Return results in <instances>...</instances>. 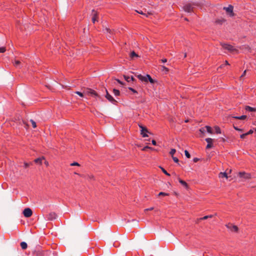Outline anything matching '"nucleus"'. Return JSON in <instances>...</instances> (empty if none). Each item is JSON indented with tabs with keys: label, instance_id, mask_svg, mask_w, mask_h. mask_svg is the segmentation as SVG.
<instances>
[{
	"label": "nucleus",
	"instance_id": "obj_4",
	"mask_svg": "<svg viewBox=\"0 0 256 256\" xmlns=\"http://www.w3.org/2000/svg\"><path fill=\"white\" fill-rule=\"evenodd\" d=\"M84 94H87V95H90L92 96H94V97H98V94H97V92L92 90V89H90V88H87L84 92Z\"/></svg>",
	"mask_w": 256,
	"mask_h": 256
},
{
	"label": "nucleus",
	"instance_id": "obj_61",
	"mask_svg": "<svg viewBox=\"0 0 256 256\" xmlns=\"http://www.w3.org/2000/svg\"><path fill=\"white\" fill-rule=\"evenodd\" d=\"M255 130L256 131V128Z\"/></svg>",
	"mask_w": 256,
	"mask_h": 256
},
{
	"label": "nucleus",
	"instance_id": "obj_23",
	"mask_svg": "<svg viewBox=\"0 0 256 256\" xmlns=\"http://www.w3.org/2000/svg\"><path fill=\"white\" fill-rule=\"evenodd\" d=\"M148 77V82L149 81L151 84H154L155 82H156V80H154L150 75L147 74Z\"/></svg>",
	"mask_w": 256,
	"mask_h": 256
},
{
	"label": "nucleus",
	"instance_id": "obj_5",
	"mask_svg": "<svg viewBox=\"0 0 256 256\" xmlns=\"http://www.w3.org/2000/svg\"><path fill=\"white\" fill-rule=\"evenodd\" d=\"M138 126L141 129L140 134H142V136L144 138L148 137V135L147 134V133H149V132L147 128L145 126H142V124H138Z\"/></svg>",
	"mask_w": 256,
	"mask_h": 256
},
{
	"label": "nucleus",
	"instance_id": "obj_43",
	"mask_svg": "<svg viewBox=\"0 0 256 256\" xmlns=\"http://www.w3.org/2000/svg\"><path fill=\"white\" fill-rule=\"evenodd\" d=\"M234 128L236 130L240 131V132H242V129L239 128H238L237 126H234Z\"/></svg>",
	"mask_w": 256,
	"mask_h": 256
},
{
	"label": "nucleus",
	"instance_id": "obj_35",
	"mask_svg": "<svg viewBox=\"0 0 256 256\" xmlns=\"http://www.w3.org/2000/svg\"><path fill=\"white\" fill-rule=\"evenodd\" d=\"M158 196H168V194L166 193V192H160L158 194Z\"/></svg>",
	"mask_w": 256,
	"mask_h": 256
},
{
	"label": "nucleus",
	"instance_id": "obj_38",
	"mask_svg": "<svg viewBox=\"0 0 256 256\" xmlns=\"http://www.w3.org/2000/svg\"><path fill=\"white\" fill-rule=\"evenodd\" d=\"M71 166H80V164L77 162H74L70 164Z\"/></svg>",
	"mask_w": 256,
	"mask_h": 256
},
{
	"label": "nucleus",
	"instance_id": "obj_60",
	"mask_svg": "<svg viewBox=\"0 0 256 256\" xmlns=\"http://www.w3.org/2000/svg\"><path fill=\"white\" fill-rule=\"evenodd\" d=\"M185 20H188L186 18H185Z\"/></svg>",
	"mask_w": 256,
	"mask_h": 256
},
{
	"label": "nucleus",
	"instance_id": "obj_7",
	"mask_svg": "<svg viewBox=\"0 0 256 256\" xmlns=\"http://www.w3.org/2000/svg\"><path fill=\"white\" fill-rule=\"evenodd\" d=\"M238 175L240 178H244L246 180L252 178V174L250 173H246L244 172H239Z\"/></svg>",
	"mask_w": 256,
	"mask_h": 256
},
{
	"label": "nucleus",
	"instance_id": "obj_22",
	"mask_svg": "<svg viewBox=\"0 0 256 256\" xmlns=\"http://www.w3.org/2000/svg\"><path fill=\"white\" fill-rule=\"evenodd\" d=\"M20 246L22 250H26L28 247V245L26 242H22L20 243Z\"/></svg>",
	"mask_w": 256,
	"mask_h": 256
},
{
	"label": "nucleus",
	"instance_id": "obj_45",
	"mask_svg": "<svg viewBox=\"0 0 256 256\" xmlns=\"http://www.w3.org/2000/svg\"><path fill=\"white\" fill-rule=\"evenodd\" d=\"M254 131L252 130H250L248 132H246L247 136L248 134H251L253 133Z\"/></svg>",
	"mask_w": 256,
	"mask_h": 256
},
{
	"label": "nucleus",
	"instance_id": "obj_17",
	"mask_svg": "<svg viewBox=\"0 0 256 256\" xmlns=\"http://www.w3.org/2000/svg\"><path fill=\"white\" fill-rule=\"evenodd\" d=\"M43 160H44V156H42V158H39L35 159L34 160V162L36 164H42V161Z\"/></svg>",
	"mask_w": 256,
	"mask_h": 256
},
{
	"label": "nucleus",
	"instance_id": "obj_11",
	"mask_svg": "<svg viewBox=\"0 0 256 256\" xmlns=\"http://www.w3.org/2000/svg\"><path fill=\"white\" fill-rule=\"evenodd\" d=\"M233 8H234L232 5H229L227 8H224V9L226 10L227 13L228 14L231 16H234V13L233 12Z\"/></svg>",
	"mask_w": 256,
	"mask_h": 256
},
{
	"label": "nucleus",
	"instance_id": "obj_3",
	"mask_svg": "<svg viewBox=\"0 0 256 256\" xmlns=\"http://www.w3.org/2000/svg\"><path fill=\"white\" fill-rule=\"evenodd\" d=\"M194 4L190 3L186 4L183 7L184 10L187 12H194Z\"/></svg>",
	"mask_w": 256,
	"mask_h": 256
},
{
	"label": "nucleus",
	"instance_id": "obj_9",
	"mask_svg": "<svg viewBox=\"0 0 256 256\" xmlns=\"http://www.w3.org/2000/svg\"><path fill=\"white\" fill-rule=\"evenodd\" d=\"M106 98L110 102H111L112 104H116L118 102L113 98V97L108 94L107 90H106Z\"/></svg>",
	"mask_w": 256,
	"mask_h": 256
},
{
	"label": "nucleus",
	"instance_id": "obj_10",
	"mask_svg": "<svg viewBox=\"0 0 256 256\" xmlns=\"http://www.w3.org/2000/svg\"><path fill=\"white\" fill-rule=\"evenodd\" d=\"M57 215L54 212H51L46 216V218L48 220H52L56 218Z\"/></svg>",
	"mask_w": 256,
	"mask_h": 256
},
{
	"label": "nucleus",
	"instance_id": "obj_41",
	"mask_svg": "<svg viewBox=\"0 0 256 256\" xmlns=\"http://www.w3.org/2000/svg\"><path fill=\"white\" fill-rule=\"evenodd\" d=\"M162 67V68L163 70H165L166 72H168L169 71V69L168 68L166 67L165 66H163Z\"/></svg>",
	"mask_w": 256,
	"mask_h": 256
},
{
	"label": "nucleus",
	"instance_id": "obj_1",
	"mask_svg": "<svg viewBox=\"0 0 256 256\" xmlns=\"http://www.w3.org/2000/svg\"><path fill=\"white\" fill-rule=\"evenodd\" d=\"M222 47L231 52H238V50L234 48L232 45L228 44H221Z\"/></svg>",
	"mask_w": 256,
	"mask_h": 256
},
{
	"label": "nucleus",
	"instance_id": "obj_27",
	"mask_svg": "<svg viewBox=\"0 0 256 256\" xmlns=\"http://www.w3.org/2000/svg\"><path fill=\"white\" fill-rule=\"evenodd\" d=\"M113 93L116 96H118L120 94V92L119 90L116 89H114L113 90Z\"/></svg>",
	"mask_w": 256,
	"mask_h": 256
},
{
	"label": "nucleus",
	"instance_id": "obj_56",
	"mask_svg": "<svg viewBox=\"0 0 256 256\" xmlns=\"http://www.w3.org/2000/svg\"><path fill=\"white\" fill-rule=\"evenodd\" d=\"M116 81L120 84H122V82L119 80H116Z\"/></svg>",
	"mask_w": 256,
	"mask_h": 256
},
{
	"label": "nucleus",
	"instance_id": "obj_13",
	"mask_svg": "<svg viewBox=\"0 0 256 256\" xmlns=\"http://www.w3.org/2000/svg\"><path fill=\"white\" fill-rule=\"evenodd\" d=\"M98 13L96 11L94 10H92V22L93 23H95L96 22L98 21Z\"/></svg>",
	"mask_w": 256,
	"mask_h": 256
},
{
	"label": "nucleus",
	"instance_id": "obj_6",
	"mask_svg": "<svg viewBox=\"0 0 256 256\" xmlns=\"http://www.w3.org/2000/svg\"><path fill=\"white\" fill-rule=\"evenodd\" d=\"M226 226L232 232H237L238 230V227L234 225L231 223H228L226 224Z\"/></svg>",
	"mask_w": 256,
	"mask_h": 256
},
{
	"label": "nucleus",
	"instance_id": "obj_29",
	"mask_svg": "<svg viewBox=\"0 0 256 256\" xmlns=\"http://www.w3.org/2000/svg\"><path fill=\"white\" fill-rule=\"evenodd\" d=\"M176 150L174 148H172L170 151V154L171 155L172 157L174 156V154L176 153Z\"/></svg>",
	"mask_w": 256,
	"mask_h": 256
},
{
	"label": "nucleus",
	"instance_id": "obj_54",
	"mask_svg": "<svg viewBox=\"0 0 256 256\" xmlns=\"http://www.w3.org/2000/svg\"><path fill=\"white\" fill-rule=\"evenodd\" d=\"M224 64H222L218 68V70L220 68H222L224 66Z\"/></svg>",
	"mask_w": 256,
	"mask_h": 256
},
{
	"label": "nucleus",
	"instance_id": "obj_58",
	"mask_svg": "<svg viewBox=\"0 0 256 256\" xmlns=\"http://www.w3.org/2000/svg\"><path fill=\"white\" fill-rule=\"evenodd\" d=\"M184 58H186V53H185L184 54Z\"/></svg>",
	"mask_w": 256,
	"mask_h": 256
},
{
	"label": "nucleus",
	"instance_id": "obj_21",
	"mask_svg": "<svg viewBox=\"0 0 256 256\" xmlns=\"http://www.w3.org/2000/svg\"><path fill=\"white\" fill-rule=\"evenodd\" d=\"M232 118L237 120H244L246 118V115H242L240 116H233Z\"/></svg>",
	"mask_w": 256,
	"mask_h": 256
},
{
	"label": "nucleus",
	"instance_id": "obj_46",
	"mask_svg": "<svg viewBox=\"0 0 256 256\" xmlns=\"http://www.w3.org/2000/svg\"><path fill=\"white\" fill-rule=\"evenodd\" d=\"M136 12H138V14H144V15H145V16H147V15H146V14H145L143 13V12H142V11H140V12H139V11H138V10H136Z\"/></svg>",
	"mask_w": 256,
	"mask_h": 256
},
{
	"label": "nucleus",
	"instance_id": "obj_30",
	"mask_svg": "<svg viewBox=\"0 0 256 256\" xmlns=\"http://www.w3.org/2000/svg\"><path fill=\"white\" fill-rule=\"evenodd\" d=\"M160 168H161L162 172L165 174H166V176H170V174L169 173H168L167 172V171L164 169V168H163L162 167H160Z\"/></svg>",
	"mask_w": 256,
	"mask_h": 256
},
{
	"label": "nucleus",
	"instance_id": "obj_18",
	"mask_svg": "<svg viewBox=\"0 0 256 256\" xmlns=\"http://www.w3.org/2000/svg\"><path fill=\"white\" fill-rule=\"evenodd\" d=\"M245 110L246 111L251 112H256V109L255 108L250 107V106H246Z\"/></svg>",
	"mask_w": 256,
	"mask_h": 256
},
{
	"label": "nucleus",
	"instance_id": "obj_40",
	"mask_svg": "<svg viewBox=\"0 0 256 256\" xmlns=\"http://www.w3.org/2000/svg\"><path fill=\"white\" fill-rule=\"evenodd\" d=\"M128 89L131 90L134 94H137L138 92L136 90L132 88H128Z\"/></svg>",
	"mask_w": 256,
	"mask_h": 256
},
{
	"label": "nucleus",
	"instance_id": "obj_26",
	"mask_svg": "<svg viewBox=\"0 0 256 256\" xmlns=\"http://www.w3.org/2000/svg\"><path fill=\"white\" fill-rule=\"evenodd\" d=\"M205 128H206V131L208 132L210 134H212V128L210 126H205Z\"/></svg>",
	"mask_w": 256,
	"mask_h": 256
},
{
	"label": "nucleus",
	"instance_id": "obj_42",
	"mask_svg": "<svg viewBox=\"0 0 256 256\" xmlns=\"http://www.w3.org/2000/svg\"><path fill=\"white\" fill-rule=\"evenodd\" d=\"M247 136V134L246 133H245V134H241L240 136V138H242V139H244L245 138H246V136Z\"/></svg>",
	"mask_w": 256,
	"mask_h": 256
},
{
	"label": "nucleus",
	"instance_id": "obj_32",
	"mask_svg": "<svg viewBox=\"0 0 256 256\" xmlns=\"http://www.w3.org/2000/svg\"><path fill=\"white\" fill-rule=\"evenodd\" d=\"M32 162H24V168H27L30 166L32 165Z\"/></svg>",
	"mask_w": 256,
	"mask_h": 256
},
{
	"label": "nucleus",
	"instance_id": "obj_44",
	"mask_svg": "<svg viewBox=\"0 0 256 256\" xmlns=\"http://www.w3.org/2000/svg\"><path fill=\"white\" fill-rule=\"evenodd\" d=\"M208 218V216H204L202 218H200V220H206Z\"/></svg>",
	"mask_w": 256,
	"mask_h": 256
},
{
	"label": "nucleus",
	"instance_id": "obj_39",
	"mask_svg": "<svg viewBox=\"0 0 256 256\" xmlns=\"http://www.w3.org/2000/svg\"><path fill=\"white\" fill-rule=\"evenodd\" d=\"M172 158L175 162H176V163L178 162L179 160L177 158L173 156H172Z\"/></svg>",
	"mask_w": 256,
	"mask_h": 256
},
{
	"label": "nucleus",
	"instance_id": "obj_33",
	"mask_svg": "<svg viewBox=\"0 0 256 256\" xmlns=\"http://www.w3.org/2000/svg\"><path fill=\"white\" fill-rule=\"evenodd\" d=\"M30 122H31L32 124V126L34 128H36V122L32 120H30Z\"/></svg>",
	"mask_w": 256,
	"mask_h": 256
},
{
	"label": "nucleus",
	"instance_id": "obj_24",
	"mask_svg": "<svg viewBox=\"0 0 256 256\" xmlns=\"http://www.w3.org/2000/svg\"><path fill=\"white\" fill-rule=\"evenodd\" d=\"M130 57L132 58H133L134 57L138 58L139 57L138 55L136 54L134 51H132L130 54Z\"/></svg>",
	"mask_w": 256,
	"mask_h": 256
},
{
	"label": "nucleus",
	"instance_id": "obj_12",
	"mask_svg": "<svg viewBox=\"0 0 256 256\" xmlns=\"http://www.w3.org/2000/svg\"><path fill=\"white\" fill-rule=\"evenodd\" d=\"M206 141L207 142V145L206 146V149H210L212 148L213 146V140L211 138H206Z\"/></svg>",
	"mask_w": 256,
	"mask_h": 256
},
{
	"label": "nucleus",
	"instance_id": "obj_55",
	"mask_svg": "<svg viewBox=\"0 0 256 256\" xmlns=\"http://www.w3.org/2000/svg\"><path fill=\"white\" fill-rule=\"evenodd\" d=\"M224 65H230L228 62L227 60H226L224 62Z\"/></svg>",
	"mask_w": 256,
	"mask_h": 256
},
{
	"label": "nucleus",
	"instance_id": "obj_2",
	"mask_svg": "<svg viewBox=\"0 0 256 256\" xmlns=\"http://www.w3.org/2000/svg\"><path fill=\"white\" fill-rule=\"evenodd\" d=\"M50 252L42 250H36L34 252L35 256H50Z\"/></svg>",
	"mask_w": 256,
	"mask_h": 256
},
{
	"label": "nucleus",
	"instance_id": "obj_37",
	"mask_svg": "<svg viewBox=\"0 0 256 256\" xmlns=\"http://www.w3.org/2000/svg\"><path fill=\"white\" fill-rule=\"evenodd\" d=\"M205 128H206L204 127V128H201L200 129V133L202 134H204V132H205Z\"/></svg>",
	"mask_w": 256,
	"mask_h": 256
},
{
	"label": "nucleus",
	"instance_id": "obj_49",
	"mask_svg": "<svg viewBox=\"0 0 256 256\" xmlns=\"http://www.w3.org/2000/svg\"><path fill=\"white\" fill-rule=\"evenodd\" d=\"M199 160V158H195L193 159V161L194 162H198V161Z\"/></svg>",
	"mask_w": 256,
	"mask_h": 256
},
{
	"label": "nucleus",
	"instance_id": "obj_28",
	"mask_svg": "<svg viewBox=\"0 0 256 256\" xmlns=\"http://www.w3.org/2000/svg\"><path fill=\"white\" fill-rule=\"evenodd\" d=\"M20 64V62L18 60H15L14 62H13V64L14 65L17 67Z\"/></svg>",
	"mask_w": 256,
	"mask_h": 256
},
{
	"label": "nucleus",
	"instance_id": "obj_20",
	"mask_svg": "<svg viewBox=\"0 0 256 256\" xmlns=\"http://www.w3.org/2000/svg\"><path fill=\"white\" fill-rule=\"evenodd\" d=\"M149 149H150V150H156L154 148H152V147H150V146H144V147L142 149V151H146L147 150H149Z\"/></svg>",
	"mask_w": 256,
	"mask_h": 256
},
{
	"label": "nucleus",
	"instance_id": "obj_25",
	"mask_svg": "<svg viewBox=\"0 0 256 256\" xmlns=\"http://www.w3.org/2000/svg\"><path fill=\"white\" fill-rule=\"evenodd\" d=\"M214 130H215L216 134H221V130H220V128L219 126H215L214 127Z\"/></svg>",
	"mask_w": 256,
	"mask_h": 256
},
{
	"label": "nucleus",
	"instance_id": "obj_19",
	"mask_svg": "<svg viewBox=\"0 0 256 256\" xmlns=\"http://www.w3.org/2000/svg\"><path fill=\"white\" fill-rule=\"evenodd\" d=\"M219 177L220 178H228V174L226 172H220L219 174Z\"/></svg>",
	"mask_w": 256,
	"mask_h": 256
},
{
	"label": "nucleus",
	"instance_id": "obj_51",
	"mask_svg": "<svg viewBox=\"0 0 256 256\" xmlns=\"http://www.w3.org/2000/svg\"><path fill=\"white\" fill-rule=\"evenodd\" d=\"M161 61L162 62L164 63L167 62V60L166 58H164V59L161 60Z\"/></svg>",
	"mask_w": 256,
	"mask_h": 256
},
{
	"label": "nucleus",
	"instance_id": "obj_53",
	"mask_svg": "<svg viewBox=\"0 0 256 256\" xmlns=\"http://www.w3.org/2000/svg\"><path fill=\"white\" fill-rule=\"evenodd\" d=\"M44 164H45V165H46V166H48V161L46 160V161L44 162Z\"/></svg>",
	"mask_w": 256,
	"mask_h": 256
},
{
	"label": "nucleus",
	"instance_id": "obj_47",
	"mask_svg": "<svg viewBox=\"0 0 256 256\" xmlns=\"http://www.w3.org/2000/svg\"><path fill=\"white\" fill-rule=\"evenodd\" d=\"M154 209V208L153 207H151L150 208L145 209L144 211L146 212V211H148V210H152Z\"/></svg>",
	"mask_w": 256,
	"mask_h": 256
},
{
	"label": "nucleus",
	"instance_id": "obj_57",
	"mask_svg": "<svg viewBox=\"0 0 256 256\" xmlns=\"http://www.w3.org/2000/svg\"><path fill=\"white\" fill-rule=\"evenodd\" d=\"M208 218H213V215H208Z\"/></svg>",
	"mask_w": 256,
	"mask_h": 256
},
{
	"label": "nucleus",
	"instance_id": "obj_34",
	"mask_svg": "<svg viewBox=\"0 0 256 256\" xmlns=\"http://www.w3.org/2000/svg\"><path fill=\"white\" fill-rule=\"evenodd\" d=\"M6 51V47L2 46L0 48V53H4Z\"/></svg>",
	"mask_w": 256,
	"mask_h": 256
},
{
	"label": "nucleus",
	"instance_id": "obj_14",
	"mask_svg": "<svg viewBox=\"0 0 256 256\" xmlns=\"http://www.w3.org/2000/svg\"><path fill=\"white\" fill-rule=\"evenodd\" d=\"M137 78L142 82H148L147 74L144 76L140 74L137 76Z\"/></svg>",
	"mask_w": 256,
	"mask_h": 256
},
{
	"label": "nucleus",
	"instance_id": "obj_36",
	"mask_svg": "<svg viewBox=\"0 0 256 256\" xmlns=\"http://www.w3.org/2000/svg\"><path fill=\"white\" fill-rule=\"evenodd\" d=\"M75 93L77 94H78V96H80L81 97H83L84 96V94L80 92H78V91H76L75 92Z\"/></svg>",
	"mask_w": 256,
	"mask_h": 256
},
{
	"label": "nucleus",
	"instance_id": "obj_15",
	"mask_svg": "<svg viewBox=\"0 0 256 256\" xmlns=\"http://www.w3.org/2000/svg\"><path fill=\"white\" fill-rule=\"evenodd\" d=\"M178 182H180V183L184 186V187L186 189H188V184L184 181V180H182L181 178H178Z\"/></svg>",
	"mask_w": 256,
	"mask_h": 256
},
{
	"label": "nucleus",
	"instance_id": "obj_52",
	"mask_svg": "<svg viewBox=\"0 0 256 256\" xmlns=\"http://www.w3.org/2000/svg\"><path fill=\"white\" fill-rule=\"evenodd\" d=\"M106 30L109 33L111 32V30L110 28H106Z\"/></svg>",
	"mask_w": 256,
	"mask_h": 256
},
{
	"label": "nucleus",
	"instance_id": "obj_16",
	"mask_svg": "<svg viewBox=\"0 0 256 256\" xmlns=\"http://www.w3.org/2000/svg\"><path fill=\"white\" fill-rule=\"evenodd\" d=\"M124 80L128 82H130L132 81H134V78L132 76H129L124 75Z\"/></svg>",
	"mask_w": 256,
	"mask_h": 256
},
{
	"label": "nucleus",
	"instance_id": "obj_48",
	"mask_svg": "<svg viewBox=\"0 0 256 256\" xmlns=\"http://www.w3.org/2000/svg\"><path fill=\"white\" fill-rule=\"evenodd\" d=\"M152 143L154 146H156V141L154 140H152Z\"/></svg>",
	"mask_w": 256,
	"mask_h": 256
},
{
	"label": "nucleus",
	"instance_id": "obj_31",
	"mask_svg": "<svg viewBox=\"0 0 256 256\" xmlns=\"http://www.w3.org/2000/svg\"><path fill=\"white\" fill-rule=\"evenodd\" d=\"M184 154H185L187 158H190V153L188 152L187 150H184Z\"/></svg>",
	"mask_w": 256,
	"mask_h": 256
},
{
	"label": "nucleus",
	"instance_id": "obj_8",
	"mask_svg": "<svg viewBox=\"0 0 256 256\" xmlns=\"http://www.w3.org/2000/svg\"><path fill=\"white\" fill-rule=\"evenodd\" d=\"M23 214L26 218H30L32 214V211L30 208H26L23 211Z\"/></svg>",
	"mask_w": 256,
	"mask_h": 256
},
{
	"label": "nucleus",
	"instance_id": "obj_59",
	"mask_svg": "<svg viewBox=\"0 0 256 256\" xmlns=\"http://www.w3.org/2000/svg\"><path fill=\"white\" fill-rule=\"evenodd\" d=\"M185 122H188V120H186L185 121Z\"/></svg>",
	"mask_w": 256,
	"mask_h": 256
},
{
	"label": "nucleus",
	"instance_id": "obj_50",
	"mask_svg": "<svg viewBox=\"0 0 256 256\" xmlns=\"http://www.w3.org/2000/svg\"><path fill=\"white\" fill-rule=\"evenodd\" d=\"M246 70H245L244 72H243V74H242V75L241 76L240 78H242V77L246 75Z\"/></svg>",
	"mask_w": 256,
	"mask_h": 256
}]
</instances>
